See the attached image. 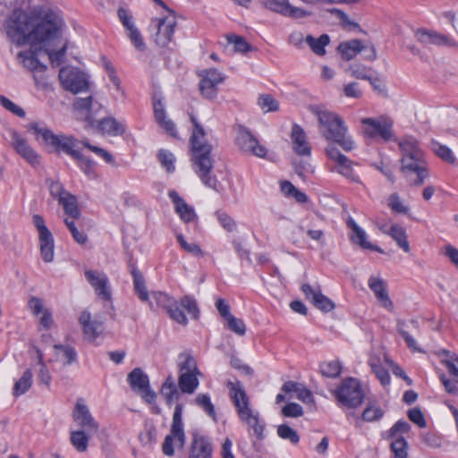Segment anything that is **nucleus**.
Returning <instances> with one entry per match:
<instances>
[{"instance_id":"nucleus-1","label":"nucleus","mask_w":458,"mask_h":458,"mask_svg":"<svg viewBox=\"0 0 458 458\" xmlns=\"http://www.w3.org/2000/svg\"><path fill=\"white\" fill-rule=\"evenodd\" d=\"M8 38L16 45L22 46L28 41L45 44V52L53 64L64 62L67 43L55 47L61 42V18L52 10L35 7L30 12L15 9L4 22Z\"/></svg>"},{"instance_id":"nucleus-2","label":"nucleus","mask_w":458,"mask_h":458,"mask_svg":"<svg viewBox=\"0 0 458 458\" xmlns=\"http://www.w3.org/2000/svg\"><path fill=\"white\" fill-rule=\"evenodd\" d=\"M189 115L193 124L190 140L193 168L207 187L214 190L216 192H221L223 191L221 183L211 174L213 168V159L211 157L212 146L205 140L206 133L204 128L198 122L197 118L192 114H189Z\"/></svg>"},{"instance_id":"nucleus-3","label":"nucleus","mask_w":458,"mask_h":458,"mask_svg":"<svg viewBox=\"0 0 458 458\" xmlns=\"http://www.w3.org/2000/svg\"><path fill=\"white\" fill-rule=\"evenodd\" d=\"M398 146L401 151V172L411 185H422L429 177V169L421 144L414 137L406 136L399 140Z\"/></svg>"},{"instance_id":"nucleus-4","label":"nucleus","mask_w":458,"mask_h":458,"mask_svg":"<svg viewBox=\"0 0 458 458\" xmlns=\"http://www.w3.org/2000/svg\"><path fill=\"white\" fill-rule=\"evenodd\" d=\"M226 386L240 420L247 426L250 434L252 432L259 440H263L266 423L260 418L259 413L251 409L242 384L238 380L227 381Z\"/></svg>"},{"instance_id":"nucleus-5","label":"nucleus","mask_w":458,"mask_h":458,"mask_svg":"<svg viewBox=\"0 0 458 458\" xmlns=\"http://www.w3.org/2000/svg\"><path fill=\"white\" fill-rule=\"evenodd\" d=\"M310 110L318 118L319 131L325 140L337 143L345 151L354 148V142L347 135L348 128L342 117L318 106H313Z\"/></svg>"},{"instance_id":"nucleus-6","label":"nucleus","mask_w":458,"mask_h":458,"mask_svg":"<svg viewBox=\"0 0 458 458\" xmlns=\"http://www.w3.org/2000/svg\"><path fill=\"white\" fill-rule=\"evenodd\" d=\"M30 128L38 139L40 137L45 144L53 147L56 152H64L73 159L80 153L78 148L81 141H79L77 139L64 134H55L49 129L40 127L37 123L32 124Z\"/></svg>"},{"instance_id":"nucleus-7","label":"nucleus","mask_w":458,"mask_h":458,"mask_svg":"<svg viewBox=\"0 0 458 458\" xmlns=\"http://www.w3.org/2000/svg\"><path fill=\"white\" fill-rule=\"evenodd\" d=\"M177 26V20L173 11L167 10V13L161 16L153 18L149 24L151 37L159 47H169L173 42L175 28Z\"/></svg>"},{"instance_id":"nucleus-8","label":"nucleus","mask_w":458,"mask_h":458,"mask_svg":"<svg viewBox=\"0 0 458 458\" xmlns=\"http://www.w3.org/2000/svg\"><path fill=\"white\" fill-rule=\"evenodd\" d=\"M186 442V436L182 423V405L177 403L173 415V422L170 433L165 437L162 444V451L166 456L174 454V448L183 449Z\"/></svg>"},{"instance_id":"nucleus-9","label":"nucleus","mask_w":458,"mask_h":458,"mask_svg":"<svg viewBox=\"0 0 458 458\" xmlns=\"http://www.w3.org/2000/svg\"><path fill=\"white\" fill-rule=\"evenodd\" d=\"M335 394L337 401L347 408L360 406L365 397L360 382L352 377L343 380Z\"/></svg>"},{"instance_id":"nucleus-10","label":"nucleus","mask_w":458,"mask_h":458,"mask_svg":"<svg viewBox=\"0 0 458 458\" xmlns=\"http://www.w3.org/2000/svg\"><path fill=\"white\" fill-rule=\"evenodd\" d=\"M235 144L238 148L248 155L264 158L267 156V149L259 141L252 132L243 125L236 126Z\"/></svg>"},{"instance_id":"nucleus-11","label":"nucleus","mask_w":458,"mask_h":458,"mask_svg":"<svg viewBox=\"0 0 458 458\" xmlns=\"http://www.w3.org/2000/svg\"><path fill=\"white\" fill-rule=\"evenodd\" d=\"M127 381L133 392L140 394L148 404H153L157 394L150 388L148 376L140 369H133L127 376Z\"/></svg>"},{"instance_id":"nucleus-12","label":"nucleus","mask_w":458,"mask_h":458,"mask_svg":"<svg viewBox=\"0 0 458 458\" xmlns=\"http://www.w3.org/2000/svg\"><path fill=\"white\" fill-rule=\"evenodd\" d=\"M64 89L77 94L88 90L89 81L86 74L77 68L63 67L58 74Z\"/></svg>"},{"instance_id":"nucleus-13","label":"nucleus","mask_w":458,"mask_h":458,"mask_svg":"<svg viewBox=\"0 0 458 458\" xmlns=\"http://www.w3.org/2000/svg\"><path fill=\"white\" fill-rule=\"evenodd\" d=\"M326 154L335 164L332 168L333 171H335L352 182H359V177L355 175L353 172V162L342 154L335 145L328 144L326 148Z\"/></svg>"},{"instance_id":"nucleus-14","label":"nucleus","mask_w":458,"mask_h":458,"mask_svg":"<svg viewBox=\"0 0 458 458\" xmlns=\"http://www.w3.org/2000/svg\"><path fill=\"white\" fill-rule=\"evenodd\" d=\"M182 309H185L192 318H198L199 310L198 309L197 302L194 299L189 296H184L182 298L180 302L175 301L168 310L167 313L169 314L170 318L177 323L186 325L187 318Z\"/></svg>"},{"instance_id":"nucleus-15","label":"nucleus","mask_w":458,"mask_h":458,"mask_svg":"<svg viewBox=\"0 0 458 458\" xmlns=\"http://www.w3.org/2000/svg\"><path fill=\"white\" fill-rule=\"evenodd\" d=\"M72 418L75 423L81 428L80 429L86 430L89 435L97 433L99 428L98 423L95 420L82 399L77 400L72 412Z\"/></svg>"},{"instance_id":"nucleus-16","label":"nucleus","mask_w":458,"mask_h":458,"mask_svg":"<svg viewBox=\"0 0 458 458\" xmlns=\"http://www.w3.org/2000/svg\"><path fill=\"white\" fill-rule=\"evenodd\" d=\"M261 2L267 9L291 19H301L310 15L309 11L292 5L288 0H261Z\"/></svg>"},{"instance_id":"nucleus-17","label":"nucleus","mask_w":458,"mask_h":458,"mask_svg":"<svg viewBox=\"0 0 458 458\" xmlns=\"http://www.w3.org/2000/svg\"><path fill=\"white\" fill-rule=\"evenodd\" d=\"M199 75L201 77L199 85L201 95L208 99L216 98L217 86L224 81L221 73L216 69H209L202 71Z\"/></svg>"},{"instance_id":"nucleus-18","label":"nucleus","mask_w":458,"mask_h":458,"mask_svg":"<svg viewBox=\"0 0 458 458\" xmlns=\"http://www.w3.org/2000/svg\"><path fill=\"white\" fill-rule=\"evenodd\" d=\"M301 291L306 299L318 310L323 312H329L335 309V303L329 298L322 294L319 285L313 287L310 284H303L301 285Z\"/></svg>"},{"instance_id":"nucleus-19","label":"nucleus","mask_w":458,"mask_h":458,"mask_svg":"<svg viewBox=\"0 0 458 458\" xmlns=\"http://www.w3.org/2000/svg\"><path fill=\"white\" fill-rule=\"evenodd\" d=\"M85 276L99 298L104 301L111 300L112 294L106 275L98 271L86 270Z\"/></svg>"},{"instance_id":"nucleus-20","label":"nucleus","mask_w":458,"mask_h":458,"mask_svg":"<svg viewBox=\"0 0 458 458\" xmlns=\"http://www.w3.org/2000/svg\"><path fill=\"white\" fill-rule=\"evenodd\" d=\"M79 323L87 340H95L103 331V322L93 318L91 314L83 310L79 317Z\"/></svg>"},{"instance_id":"nucleus-21","label":"nucleus","mask_w":458,"mask_h":458,"mask_svg":"<svg viewBox=\"0 0 458 458\" xmlns=\"http://www.w3.org/2000/svg\"><path fill=\"white\" fill-rule=\"evenodd\" d=\"M361 123L365 125V134L370 138L380 136L385 140H389L393 136L391 123L372 118H364Z\"/></svg>"},{"instance_id":"nucleus-22","label":"nucleus","mask_w":458,"mask_h":458,"mask_svg":"<svg viewBox=\"0 0 458 458\" xmlns=\"http://www.w3.org/2000/svg\"><path fill=\"white\" fill-rule=\"evenodd\" d=\"M416 38L420 43L426 47L430 45L454 47L456 45L447 36L425 29L418 30L416 31Z\"/></svg>"},{"instance_id":"nucleus-23","label":"nucleus","mask_w":458,"mask_h":458,"mask_svg":"<svg viewBox=\"0 0 458 458\" xmlns=\"http://www.w3.org/2000/svg\"><path fill=\"white\" fill-rule=\"evenodd\" d=\"M368 284L370 290L374 293L380 305L388 311H393L394 303L388 295L386 284L384 280L379 277L370 276Z\"/></svg>"},{"instance_id":"nucleus-24","label":"nucleus","mask_w":458,"mask_h":458,"mask_svg":"<svg viewBox=\"0 0 458 458\" xmlns=\"http://www.w3.org/2000/svg\"><path fill=\"white\" fill-rule=\"evenodd\" d=\"M291 140L293 151L299 156H310L311 148L307 141V136L303 129L294 124L292 128Z\"/></svg>"},{"instance_id":"nucleus-25","label":"nucleus","mask_w":458,"mask_h":458,"mask_svg":"<svg viewBox=\"0 0 458 458\" xmlns=\"http://www.w3.org/2000/svg\"><path fill=\"white\" fill-rule=\"evenodd\" d=\"M169 198L174 205L175 212L184 223H190L197 219V215L192 207L189 206L175 191H170Z\"/></svg>"},{"instance_id":"nucleus-26","label":"nucleus","mask_w":458,"mask_h":458,"mask_svg":"<svg viewBox=\"0 0 458 458\" xmlns=\"http://www.w3.org/2000/svg\"><path fill=\"white\" fill-rule=\"evenodd\" d=\"M212 453V445L207 437L199 435L193 436L189 458H211Z\"/></svg>"},{"instance_id":"nucleus-27","label":"nucleus","mask_w":458,"mask_h":458,"mask_svg":"<svg viewBox=\"0 0 458 458\" xmlns=\"http://www.w3.org/2000/svg\"><path fill=\"white\" fill-rule=\"evenodd\" d=\"M348 227L352 230L351 240L359 244L361 248L375 250L379 253H383V250L380 247L374 245L367 241V234L365 231L360 228L353 219H349Z\"/></svg>"},{"instance_id":"nucleus-28","label":"nucleus","mask_w":458,"mask_h":458,"mask_svg":"<svg viewBox=\"0 0 458 458\" xmlns=\"http://www.w3.org/2000/svg\"><path fill=\"white\" fill-rule=\"evenodd\" d=\"M97 129L103 135L119 136L124 133L125 124L114 117L108 116L98 121Z\"/></svg>"},{"instance_id":"nucleus-29","label":"nucleus","mask_w":458,"mask_h":458,"mask_svg":"<svg viewBox=\"0 0 458 458\" xmlns=\"http://www.w3.org/2000/svg\"><path fill=\"white\" fill-rule=\"evenodd\" d=\"M13 146L16 151L25 158L30 164L37 165L39 163L38 155L32 149V148L26 142L25 140L21 138L18 134H13Z\"/></svg>"},{"instance_id":"nucleus-30","label":"nucleus","mask_w":458,"mask_h":458,"mask_svg":"<svg viewBox=\"0 0 458 458\" xmlns=\"http://www.w3.org/2000/svg\"><path fill=\"white\" fill-rule=\"evenodd\" d=\"M18 58L21 60L23 65L35 72H45L47 66L39 62L37 57V52L30 49L21 51L18 54Z\"/></svg>"},{"instance_id":"nucleus-31","label":"nucleus","mask_w":458,"mask_h":458,"mask_svg":"<svg viewBox=\"0 0 458 458\" xmlns=\"http://www.w3.org/2000/svg\"><path fill=\"white\" fill-rule=\"evenodd\" d=\"M199 372H183L178 377V386L182 394H191L199 386Z\"/></svg>"},{"instance_id":"nucleus-32","label":"nucleus","mask_w":458,"mask_h":458,"mask_svg":"<svg viewBox=\"0 0 458 458\" xmlns=\"http://www.w3.org/2000/svg\"><path fill=\"white\" fill-rule=\"evenodd\" d=\"M410 327L413 328H417V323L414 320H411L410 325H407L403 320L397 321V330L398 333L404 339L407 346L413 352H422L423 351L420 348L415 339L411 335L409 331Z\"/></svg>"},{"instance_id":"nucleus-33","label":"nucleus","mask_w":458,"mask_h":458,"mask_svg":"<svg viewBox=\"0 0 458 458\" xmlns=\"http://www.w3.org/2000/svg\"><path fill=\"white\" fill-rule=\"evenodd\" d=\"M161 394L165 398L166 404L171 405L179 399L180 394L172 376H168L161 386Z\"/></svg>"},{"instance_id":"nucleus-34","label":"nucleus","mask_w":458,"mask_h":458,"mask_svg":"<svg viewBox=\"0 0 458 458\" xmlns=\"http://www.w3.org/2000/svg\"><path fill=\"white\" fill-rule=\"evenodd\" d=\"M362 48L363 47L360 39L344 41L338 46V50L342 54L343 57L347 61L353 59L362 50Z\"/></svg>"},{"instance_id":"nucleus-35","label":"nucleus","mask_w":458,"mask_h":458,"mask_svg":"<svg viewBox=\"0 0 458 458\" xmlns=\"http://www.w3.org/2000/svg\"><path fill=\"white\" fill-rule=\"evenodd\" d=\"M90 436L86 430H72L70 433V442L79 453H84L88 449Z\"/></svg>"},{"instance_id":"nucleus-36","label":"nucleus","mask_w":458,"mask_h":458,"mask_svg":"<svg viewBox=\"0 0 458 458\" xmlns=\"http://www.w3.org/2000/svg\"><path fill=\"white\" fill-rule=\"evenodd\" d=\"M305 42L309 45L314 54L318 55H324L326 54L325 47L330 42L329 36L322 34L319 38H315L311 35L305 38Z\"/></svg>"},{"instance_id":"nucleus-37","label":"nucleus","mask_w":458,"mask_h":458,"mask_svg":"<svg viewBox=\"0 0 458 458\" xmlns=\"http://www.w3.org/2000/svg\"><path fill=\"white\" fill-rule=\"evenodd\" d=\"M59 204L63 206L64 212L73 220L78 218L81 215V211L78 208L77 199L74 195L69 193L65 194L64 198L59 199Z\"/></svg>"},{"instance_id":"nucleus-38","label":"nucleus","mask_w":458,"mask_h":458,"mask_svg":"<svg viewBox=\"0 0 458 458\" xmlns=\"http://www.w3.org/2000/svg\"><path fill=\"white\" fill-rule=\"evenodd\" d=\"M389 235L396 242L397 245L405 252L410 251V244L407 241L406 232L399 225L391 224Z\"/></svg>"},{"instance_id":"nucleus-39","label":"nucleus","mask_w":458,"mask_h":458,"mask_svg":"<svg viewBox=\"0 0 458 458\" xmlns=\"http://www.w3.org/2000/svg\"><path fill=\"white\" fill-rule=\"evenodd\" d=\"M177 367L180 374L183 372H199L196 360L188 352H182L178 356Z\"/></svg>"},{"instance_id":"nucleus-40","label":"nucleus","mask_w":458,"mask_h":458,"mask_svg":"<svg viewBox=\"0 0 458 458\" xmlns=\"http://www.w3.org/2000/svg\"><path fill=\"white\" fill-rule=\"evenodd\" d=\"M369 365L382 385L386 386L390 383V375L388 371L381 366L380 360L378 358L371 356L369 359Z\"/></svg>"},{"instance_id":"nucleus-41","label":"nucleus","mask_w":458,"mask_h":458,"mask_svg":"<svg viewBox=\"0 0 458 458\" xmlns=\"http://www.w3.org/2000/svg\"><path fill=\"white\" fill-rule=\"evenodd\" d=\"M131 275L133 277V284H134L135 293L138 294L139 298L142 301H148L149 299V295H148V292L146 288L145 280H144L142 275L136 268H133L131 270Z\"/></svg>"},{"instance_id":"nucleus-42","label":"nucleus","mask_w":458,"mask_h":458,"mask_svg":"<svg viewBox=\"0 0 458 458\" xmlns=\"http://www.w3.org/2000/svg\"><path fill=\"white\" fill-rule=\"evenodd\" d=\"M154 114L156 122L171 136L176 137L175 124L166 118L165 108L156 109Z\"/></svg>"},{"instance_id":"nucleus-43","label":"nucleus","mask_w":458,"mask_h":458,"mask_svg":"<svg viewBox=\"0 0 458 458\" xmlns=\"http://www.w3.org/2000/svg\"><path fill=\"white\" fill-rule=\"evenodd\" d=\"M32 385V372L30 369H27L21 377L15 382L13 394L14 396H20L25 394Z\"/></svg>"},{"instance_id":"nucleus-44","label":"nucleus","mask_w":458,"mask_h":458,"mask_svg":"<svg viewBox=\"0 0 458 458\" xmlns=\"http://www.w3.org/2000/svg\"><path fill=\"white\" fill-rule=\"evenodd\" d=\"M40 254L45 262H51L54 259V238L52 234L39 237Z\"/></svg>"},{"instance_id":"nucleus-45","label":"nucleus","mask_w":458,"mask_h":458,"mask_svg":"<svg viewBox=\"0 0 458 458\" xmlns=\"http://www.w3.org/2000/svg\"><path fill=\"white\" fill-rule=\"evenodd\" d=\"M57 359L64 361V364H71L75 361L77 353L74 348L69 345L55 344L54 345Z\"/></svg>"},{"instance_id":"nucleus-46","label":"nucleus","mask_w":458,"mask_h":458,"mask_svg":"<svg viewBox=\"0 0 458 458\" xmlns=\"http://www.w3.org/2000/svg\"><path fill=\"white\" fill-rule=\"evenodd\" d=\"M195 403L200 407L213 420H216V413L215 406L211 402L210 396L207 394H199L195 400Z\"/></svg>"},{"instance_id":"nucleus-47","label":"nucleus","mask_w":458,"mask_h":458,"mask_svg":"<svg viewBox=\"0 0 458 458\" xmlns=\"http://www.w3.org/2000/svg\"><path fill=\"white\" fill-rule=\"evenodd\" d=\"M319 369L321 374L327 377H337L342 372V365L338 360L322 362Z\"/></svg>"},{"instance_id":"nucleus-48","label":"nucleus","mask_w":458,"mask_h":458,"mask_svg":"<svg viewBox=\"0 0 458 458\" xmlns=\"http://www.w3.org/2000/svg\"><path fill=\"white\" fill-rule=\"evenodd\" d=\"M299 229L305 232L310 239L316 242H320L324 238V231L318 228L312 221L309 223L302 222L299 225Z\"/></svg>"},{"instance_id":"nucleus-49","label":"nucleus","mask_w":458,"mask_h":458,"mask_svg":"<svg viewBox=\"0 0 458 458\" xmlns=\"http://www.w3.org/2000/svg\"><path fill=\"white\" fill-rule=\"evenodd\" d=\"M391 450L394 458H407L408 443L403 437L394 438L391 443Z\"/></svg>"},{"instance_id":"nucleus-50","label":"nucleus","mask_w":458,"mask_h":458,"mask_svg":"<svg viewBox=\"0 0 458 458\" xmlns=\"http://www.w3.org/2000/svg\"><path fill=\"white\" fill-rule=\"evenodd\" d=\"M411 429L410 424L405 420H398L387 432L383 433L386 439L397 438L399 434L407 433Z\"/></svg>"},{"instance_id":"nucleus-51","label":"nucleus","mask_w":458,"mask_h":458,"mask_svg":"<svg viewBox=\"0 0 458 458\" xmlns=\"http://www.w3.org/2000/svg\"><path fill=\"white\" fill-rule=\"evenodd\" d=\"M277 435L282 439L290 441L293 445H296L300 441V436L297 431L286 424H282L277 427Z\"/></svg>"},{"instance_id":"nucleus-52","label":"nucleus","mask_w":458,"mask_h":458,"mask_svg":"<svg viewBox=\"0 0 458 458\" xmlns=\"http://www.w3.org/2000/svg\"><path fill=\"white\" fill-rule=\"evenodd\" d=\"M227 42L233 45V50L239 53H247L251 49V46L242 36L228 35L226 36Z\"/></svg>"},{"instance_id":"nucleus-53","label":"nucleus","mask_w":458,"mask_h":458,"mask_svg":"<svg viewBox=\"0 0 458 458\" xmlns=\"http://www.w3.org/2000/svg\"><path fill=\"white\" fill-rule=\"evenodd\" d=\"M176 238L180 246L188 253L198 258L204 256L203 250L197 243L188 242L182 234H177Z\"/></svg>"},{"instance_id":"nucleus-54","label":"nucleus","mask_w":458,"mask_h":458,"mask_svg":"<svg viewBox=\"0 0 458 458\" xmlns=\"http://www.w3.org/2000/svg\"><path fill=\"white\" fill-rule=\"evenodd\" d=\"M81 144L90 151L94 152L99 157L103 158L107 164H114V157L111 153L102 148L90 144L88 139L82 140Z\"/></svg>"},{"instance_id":"nucleus-55","label":"nucleus","mask_w":458,"mask_h":458,"mask_svg":"<svg viewBox=\"0 0 458 458\" xmlns=\"http://www.w3.org/2000/svg\"><path fill=\"white\" fill-rule=\"evenodd\" d=\"M258 105L265 112H275L278 110V102L270 95H262L258 99Z\"/></svg>"},{"instance_id":"nucleus-56","label":"nucleus","mask_w":458,"mask_h":458,"mask_svg":"<svg viewBox=\"0 0 458 458\" xmlns=\"http://www.w3.org/2000/svg\"><path fill=\"white\" fill-rule=\"evenodd\" d=\"M46 183L49 189L51 196L58 200L64 198L65 194L70 193L64 190L63 184L58 181L47 179Z\"/></svg>"},{"instance_id":"nucleus-57","label":"nucleus","mask_w":458,"mask_h":458,"mask_svg":"<svg viewBox=\"0 0 458 458\" xmlns=\"http://www.w3.org/2000/svg\"><path fill=\"white\" fill-rule=\"evenodd\" d=\"M384 415V411L375 405L368 406L362 412V420L368 422H372L380 420Z\"/></svg>"},{"instance_id":"nucleus-58","label":"nucleus","mask_w":458,"mask_h":458,"mask_svg":"<svg viewBox=\"0 0 458 458\" xmlns=\"http://www.w3.org/2000/svg\"><path fill=\"white\" fill-rule=\"evenodd\" d=\"M153 300L156 301L157 307L164 309L166 312L175 301L174 299L163 292L154 293L152 295Z\"/></svg>"},{"instance_id":"nucleus-59","label":"nucleus","mask_w":458,"mask_h":458,"mask_svg":"<svg viewBox=\"0 0 458 458\" xmlns=\"http://www.w3.org/2000/svg\"><path fill=\"white\" fill-rule=\"evenodd\" d=\"M351 75L358 80H370V69L360 64H354L349 67Z\"/></svg>"},{"instance_id":"nucleus-60","label":"nucleus","mask_w":458,"mask_h":458,"mask_svg":"<svg viewBox=\"0 0 458 458\" xmlns=\"http://www.w3.org/2000/svg\"><path fill=\"white\" fill-rule=\"evenodd\" d=\"M81 167V169L89 176H95L94 162L89 157L81 154V152L74 158Z\"/></svg>"},{"instance_id":"nucleus-61","label":"nucleus","mask_w":458,"mask_h":458,"mask_svg":"<svg viewBox=\"0 0 458 458\" xmlns=\"http://www.w3.org/2000/svg\"><path fill=\"white\" fill-rule=\"evenodd\" d=\"M216 216L220 224V225L229 233H232L236 228L235 221L228 216L226 213L222 211H217L216 213Z\"/></svg>"},{"instance_id":"nucleus-62","label":"nucleus","mask_w":458,"mask_h":458,"mask_svg":"<svg viewBox=\"0 0 458 458\" xmlns=\"http://www.w3.org/2000/svg\"><path fill=\"white\" fill-rule=\"evenodd\" d=\"M225 320L227 321V327L231 331L234 332L235 334H237L239 335H245L246 326L242 319L237 318L232 315Z\"/></svg>"},{"instance_id":"nucleus-63","label":"nucleus","mask_w":458,"mask_h":458,"mask_svg":"<svg viewBox=\"0 0 458 458\" xmlns=\"http://www.w3.org/2000/svg\"><path fill=\"white\" fill-rule=\"evenodd\" d=\"M0 104L2 106L8 110L9 112L13 113V114L19 116V117H24L25 116V111L16 104H14L13 101H11L6 97L1 95L0 96Z\"/></svg>"},{"instance_id":"nucleus-64","label":"nucleus","mask_w":458,"mask_h":458,"mask_svg":"<svg viewBox=\"0 0 458 458\" xmlns=\"http://www.w3.org/2000/svg\"><path fill=\"white\" fill-rule=\"evenodd\" d=\"M282 414L287 418H298L303 415V409L298 403H289L283 407Z\"/></svg>"}]
</instances>
